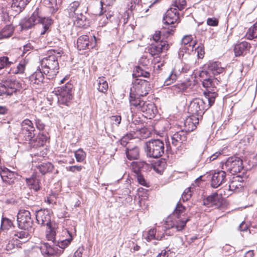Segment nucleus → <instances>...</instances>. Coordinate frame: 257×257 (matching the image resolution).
I'll return each instance as SVG.
<instances>
[{
    "instance_id": "43",
    "label": "nucleus",
    "mask_w": 257,
    "mask_h": 257,
    "mask_svg": "<svg viewBox=\"0 0 257 257\" xmlns=\"http://www.w3.org/2000/svg\"><path fill=\"white\" fill-rule=\"evenodd\" d=\"M246 36L248 40L257 38V22L248 30Z\"/></svg>"
},
{
    "instance_id": "19",
    "label": "nucleus",
    "mask_w": 257,
    "mask_h": 257,
    "mask_svg": "<svg viewBox=\"0 0 257 257\" xmlns=\"http://www.w3.org/2000/svg\"><path fill=\"white\" fill-rule=\"evenodd\" d=\"M204 68H206L210 73L213 75L222 73L224 70V67L221 66L220 62L218 61H209L204 65Z\"/></svg>"
},
{
    "instance_id": "11",
    "label": "nucleus",
    "mask_w": 257,
    "mask_h": 257,
    "mask_svg": "<svg viewBox=\"0 0 257 257\" xmlns=\"http://www.w3.org/2000/svg\"><path fill=\"white\" fill-rule=\"evenodd\" d=\"M36 218L38 224L46 226L51 233V240L53 239L54 232L51 228V216L48 209H40L36 212Z\"/></svg>"
},
{
    "instance_id": "53",
    "label": "nucleus",
    "mask_w": 257,
    "mask_h": 257,
    "mask_svg": "<svg viewBox=\"0 0 257 257\" xmlns=\"http://www.w3.org/2000/svg\"><path fill=\"white\" fill-rule=\"evenodd\" d=\"M135 138L134 134L130 133L126 134L125 136H123L120 140V144L125 146L128 142L130 140Z\"/></svg>"
},
{
    "instance_id": "55",
    "label": "nucleus",
    "mask_w": 257,
    "mask_h": 257,
    "mask_svg": "<svg viewBox=\"0 0 257 257\" xmlns=\"http://www.w3.org/2000/svg\"><path fill=\"white\" fill-rule=\"evenodd\" d=\"M191 188L186 189L183 193L181 197V199L183 202L187 201L191 197Z\"/></svg>"
},
{
    "instance_id": "24",
    "label": "nucleus",
    "mask_w": 257,
    "mask_h": 257,
    "mask_svg": "<svg viewBox=\"0 0 257 257\" xmlns=\"http://www.w3.org/2000/svg\"><path fill=\"white\" fill-rule=\"evenodd\" d=\"M250 45L246 41L241 42L235 45L234 54L236 56L245 55L249 50Z\"/></svg>"
},
{
    "instance_id": "35",
    "label": "nucleus",
    "mask_w": 257,
    "mask_h": 257,
    "mask_svg": "<svg viewBox=\"0 0 257 257\" xmlns=\"http://www.w3.org/2000/svg\"><path fill=\"white\" fill-rule=\"evenodd\" d=\"M215 84H217V79L212 78L211 76L204 78L202 81L203 86L208 89L207 92H212L211 91L214 90L212 88L215 87Z\"/></svg>"
},
{
    "instance_id": "59",
    "label": "nucleus",
    "mask_w": 257,
    "mask_h": 257,
    "mask_svg": "<svg viewBox=\"0 0 257 257\" xmlns=\"http://www.w3.org/2000/svg\"><path fill=\"white\" fill-rule=\"evenodd\" d=\"M72 240V236L70 235V237L69 238L63 240L61 241V242L59 243V246L61 248H64L70 243Z\"/></svg>"
},
{
    "instance_id": "60",
    "label": "nucleus",
    "mask_w": 257,
    "mask_h": 257,
    "mask_svg": "<svg viewBox=\"0 0 257 257\" xmlns=\"http://www.w3.org/2000/svg\"><path fill=\"white\" fill-rule=\"evenodd\" d=\"M67 170L73 173L80 172L82 169V166H72L66 168Z\"/></svg>"
},
{
    "instance_id": "18",
    "label": "nucleus",
    "mask_w": 257,
    "mask_h": 257,
    "mask_svg": "<svg viewBox=\"0 0 257 257\" xmlns=\"http://www.w3.org/2000/svg\"><path fill=\"white\" fill-rule=\"evenodd\" d=\"M179 13L177 9L171 7L166 13L164 17L163 22L167 25H174L178 23Z\"/></svg>"
},
{
    "instance_id": "28",
    "label": "nucleus",
    "mask_w": 257,
    "mask_h": 257,
    "mask_svg": "<svg viewBox=\"0 0 257 257\" xmlns=\"http://www.w3.org/2000/svg\"><path fill=\"white\" fill-rule=\"evenodd\" d=\"M57 248L52 246L48 243H44L41 244L40 246V249L43 255L46 256H53L57 253Z\"/></svg>"
},
{
    "instance_id": "5",
    "label": "nucleus",
    "mask_w": 257,
    "mask_h": 257,
    "mask_svg": "<svg viewBox=\"0 0 257 257\" xmlns=\"http://www.w3.org/2000/svg\"><path fill=\"white\" fill-rule=\"evenodd\" d=\"M151 90L150 83L144 79L137 78L132 82L130 88V102L131 99H139L146 96Z\"/></svg>"
},
{
    "instance_id": "27",
    "label": "nucleus",
    "mask_w": 257,
    "mask_h": 257,
    "mask_svg": "<svg viewBox=\"0 0 257 257\" xmlns=\"http://www.w3.org/2000/svg\"><path fill=\"white\" fill-rule=\"evenodd\" d=\"M221 197L217 193H214L211 195L208 196L203 201L204 205L208 207H217L219 206L220 202V199Z\"/></svg>"
},
{
    "instance_id": "39",
    "label": "nucleus",
    "mask_w": 257,
    "mask_h": 257,
    "mask_svg": "<svg viewBox=\"0 0 257 257\" xmlns=\"http://www.w3.org/2000/svg\"><path fill=\"white\" fill-rule=\"evenodd\" d=\"M132 168L136 174L139 172L147 169L148 165L144 161H137L132 163Z\"/></svg>"
},
{
    "instance_id": "23",
    "label": "nucleus",
    "mask_w": 257,
    "mask_h": 257,
    "mask_svg": "<svg viewBox=\"0 0 257 257\" xmlns=\"http://www.w3.org/2000/svg\"><path fill=\"white\" fill-rule=\"evenodd\" d=\"M7 88V94L12 95L19 87V83L13 78L8 77L3 81Z\"/></svg>"
},
{
    "instance_id": "51",
    "label": "nucleus",
    "mask_w": 257,
    "mask_h": 257,
    "mask_svg": "<svg viewBox=\"0 0 257 257\" xmlns=\"http://www.w3.org/2000/svg\"><path fill=\"white\" fill-rule=\"evenodd\" d=\"M189 48L188 47H183L181 46V48L180 49V50L178 52V55L180 59H181L183 56L184 53H189L190 51H193L194 48V45H189Z\"/></svg>"
},
{
    "instance_id": "22",
    "label": "nucleus",
    "mask_w": 257,
    "mask_h": 257,
    "mask_svg": "<svg viewBox=\"0 0 257 257\" xmlns=\"http://www.w3.org/2000/svg\"><path fill=\"white\" fill-rule=\"evenodd\" d=\"M17 174L6 168H3L0 170V176L3 182L11 184L14 182Z\"/></svg>"
},
{
    "instance_id": "14",
    "label": "nucleus",
    "mask_w": 257,
    "mask_h": 257,
    "mask_svg": "<svg viewBox=\"0 0 257 257\" xmlns=\"http://www.w3.org/2000/svg\"><path fill=\"white\" fill-rule=\"evenodd\" d=\"M77 44L79 50L92 49L96 45L95 37L93 36L90 40L87 35H82L77 39Z\"/></svg>"
},
{
    "instance_id": "3",
    "label": "nucleus",
    "mask_w": 257,
    "mask_h": 257,
    "mask_svg": "<svg viewBox=\"0 0 257 257\" xmlns=\"http://www.w3.org/2000/svg\"><path fill=\"white\" fill-rule=\"evenodd\" d=\"M62 54V52L61 50H52L49 52L47 56L42 59V69L47 79L54 78L58 73L59 66L58 59L61 57Z\"/></svg>"
},
{
    "instance_id": "34",
    "label": "nucleus",
    "mask_w": 257,
    "mask_h": 257,
    "mask_svg": "<svg viewBox=\"0 0 257 257\" xmlns=\"http://www.w3.org/2000/svg\"><path fill=\"white\" fill-rule=\"evenodd\" d=\"M31 0H12L11 7L17 12H20Z\"/></svg>"
},
{
    "instance_id": "8",
    "label": "nucleus",
    "mask_w": 257,
    "mask_h": 257,
    "mask_svg": "<svg viewBox=\"0 0 257 257\" xmlns=\"http://www.w3.org/2000/svg\"><path fill=\"white\" fill-rule=\"evenodd\" d=\"M222 168L223 169L234 175L240 172L242 169V161L238 157H230L222 165Z\"/></svg>"
},
{
    "instance_id": "64",
    "label": "nucleus",
    "mask_w": 257,
    "mask_h": 257,
    "mask_svg": "<svg viewBox=\"0 0 257 257\" xmlns=\"http://www.w3.org/2000/svg\"><path fill=\"white\" fill-rule=\"evenodd\" d=\"M33 49L34 46L31 43H29L27 44L23 47V54H26L27 53L29 54L30 53L29 52V51L32 50Z\"/></svg>"
},
{
    "instance_id": "6",
    "label": "nucleus",
    "mask_w": 257,
    "mask_h": 257,
    "mask_svg": "<svg viewBox=\"0 0 257 257\" xmlns=\"http://www.w3.org/2000/svg\"><path fill=\"white\" fill-rule=\"evenodd\" d=\"M145 150L148 157L158 158L164 154V144L159 139L151 140L146 143Z\"/></svg>"
},
{
    "instance_id": "36",
    "label": "nucleus",
    "mask_w": 257,
    "mask_h": 257,
    "mask_svg": "<svg viewBox=\"0 0 257 257\" xmlns=\"http://www.w3.org/2000/svg\"><path fill=\"white\" fill-rule=\"evenodd\" d=\"M139 149L138 147H135L132 148H127L125 150V154L128 160H136L139 157Z\"/></svg>"
},
{
    "instance_id": "48",
    "label": "nucleus",
    "mask_w": 257,
    "mask_h": 257,
    "mask_svg": "<svg viewBox=\"0 0 257 257\" xmlns=\"http://www.w3.org/2000/svg\"><path fill=\"white\" fill-rule=\"evenodd\" d=\"M166 128L165 127L162 121L156 124L154 126V131L156 134L160 136L164 135L165 132Z\"/></svg>"
},
{
    "instance_id": "25",
    "label": "nucleus",
    "mask_w": 257,
    "mask_h": 257,
    "mask_svg": "<svg viewBox=\"0 0 257 257\" xmlns=\"http://www.w3.org/2000/svg\"><path fill=\"white\" fill-rule=\"evenodd\" d=\"M200 119L192 115L187 118L184 122V132L187 134V132H190L194 130L196 127V125L199 123Z\"/></svg>"
},
{
    "instance_id": "15",
    "label": "nucleus",
    "mask_w": 257,
    "mask_h": 257,
    "mask_svg": "<svg viewBox=\"0 0 257 257\" xmlns=\"http://www.w3.org/2000/svg\"><path fill=\"white\" fill-rule=\"evenodd\" d=\"M184 69L181 64L176 65L169 75L164 81V85L168 86L175 82L181 73L184 72Z\"/></svg>"
},
{
    "instance_id": "40",
    "label": "nucleus",
    "mask_w": 257,
    "mask_h": 257,
    "mask_svg": "<svg viewBox=\"0 0 257 257\" xmlns=\"http://www.w3.org/2000/svg\"><path fill=\"white\" fill-rule=\"evenodd\" d=\"M38 168L39 171L43 175H44L46 173L51 172L54 169V166L49 162L43 163L39 165Z\"/></svg>"
},
{
    "instance_id": "57",
    "label": "nucleus",
    "mask_w": 257,
    "mask_h": 257,
    "mask_svg": "<svg viewBox=\"0 0 257 257\" xmlns=\"http://www.w3.org/2000/svg\"><path fill=\"white\" fill-rule=\"evenodd\" d=\"M35 123L36 127L40 131H42L44 129L45 125L44 122L39 118H36L35 119Z\"/></svg>"
},
{
    "instance_id": "52",
    "label": "nucleus",
    "mask_w": 257,
    "mask_h": 257,
    "mask_svg": "<svg viewBox=\"0 0 257 257\" xmlns=\"http://www.w3.org/2000/svg\"><path fill=\"white\" fill-rule=\"evenodd\" d=\"M12 225L13 223L11 220L7 218H2L1 222V229L3 230L8 229L12 226Z\"/></svg>"
},
{
    "instance_id": "47",
    "label": "nucleus",
    "mask_w": 257,
    "mask_h": 257,
    "mask_svg": "<svg viewBox=\"0 0 257 257\" xmlns=\"http://www.w3.org/2000/svg\"><path fill=\"white\" fill-rule=\"evenodd\" d=\"M26 62L25 61H21L16 68H13V73L22 74L25 70Z\"/></svg>"
},
{
    "instance_id": "1",
    "label": "nucleus",
    "mask_w": 257,
    "mask_h": 257,
    "mask_svg": "<svg viewBox=\"0 0 257 257\" xmlns=\"http://www.w3.org/2000/svg\"><path fill=\"white\" fill-rule=\"evenodd\" d=\"M185 208L180 203L177 204L174 212L167 217L164 223L166 233L172 235L176 231L182 230L189 218L185 217L184 213Z\"/></svg>"
},
{
    "instance_id": "29",
    "label": "nucleus",
    "mask_w": 257,
    "mask_h": 257,
    "mask_svg": "<svg viewBox=\"0 0 257 257\" xmlns=\"http://www.w3.org/2000/svg\"><path fill=\"white\" fill-rule=\"evenodd\" d=\"M48 139L46 134L40 133L36 138H33V140L30 141L29 144L33 147L43 146Z\"/></svg>"
},
{
    "instance_id": "17",
    "label": "nucleus",
    "mask_w": 257,
    "mask_h": 257,
    "mask_svg": "<svg viewBox=\"0 0 257 257\" xmlns=\"http://www.w3.org/2000/svg\"><path fill=\"white\" fill-rule=\"evenodd\" d=\"M226 181V173L224 171H215L212 174L211 186L216 188L223 184Z\"/></svg>"
},
{
    "instance_id": "12",
    "label": "nucleus",
    "mask_w": 257,
    "mask_h": 257,
    "mask_svg": "<svg viewBox=\"0 0 257 257\" xmlns=\"http://www.w3.org/2000/svg\"><path fill=\"white\" fill-rule=\"evenodd\" d=\"M72 87L73 86L71 83L67 82L64 86L58 87L55 88L53 91L47 95V99L48 100H50V99L54 100V98L59 97H64L66 95L72 94Z\"/></svg>"
},
{
    "instance_id": "4",
    "label": "nucleus",
    "mask_w": 257,
    "mask_h": 257,
    "mask_svg": "<svg viewBox=\"0 0 257 257\" xmlns=\"http://www.w3.org/2000/svg\"><path fill=\"white\" fill-rule=\"evenodd\" d=\"M37 24H39V27L41 29L40 35H43L50 30L52 20L49 18H40L36 10L31 16L23 23L22 28L23 29H28Z\"/></svg>"
},
{
    "instance_id": "26",
    "label": "nucleus",
    "mask_w": 257,
    "mask_h": 257,
    "mask_svg": "<svg viewBox=\"0 0 257 257\" xmlns=\"http://www.w3.org/2000/svg\"><path fill=\"white\" fill-rule=\"evenodd\" d=\"M84 14H85L84 12H81V13H77V15L72 17L74 25L78 27H86L89 25V20Z\"/></svg>"
},
{
    "instance_id": "44",
    "label": "nucleus",
    "mask_w": 257,
    "mask_h": 257,
    "mask_svg": "<svg viewBox=\"0 0 257 257\" xmlns=\"http://www.w3.org/2000/svg\"><path fill=\"white\" fill-rule=\"evenodd\" d=\"M72 97V94H68V95H66L64 97H59L54 98V99L57 100L58 102L60 104L68 106L71 102Z\"/></svg>"
},
{
    "instance_id": "21",
    "label": "nucleus",
    "mask_w": 257,
    "mask_h": 257,
    "mask_svg": "<svg viewBox=\"0 0 257 257\" xmlns=\"http://www.w3.org/2000/svg\"><path fill=\"white\" fill-rule=\"evenodd\" d=\"M32 230H21L15 232L13 235V240H16V244L26 242L29 240L31 236Z\"/></svg>"
},
{
    "instance_id": "13",
    "label": "nucleus",
    "mask_w": 257,
    "mask_h": 257,
    "mask_svg": "<svg viewBox=\"0 0 257 257\" xmlns=\"http://www.w3.org/2000/svg\"><path fill=\"white\" fill-rule=\"evenodd\" d=\"M68 10L70 16L74 17L77 13L84 12L86 14L88 11V7L86 0L76 1L70 4Z\"/></svg>"
},
{
    "instance_id": "16",
    "label": "nucleus",
    "mask_w": 257,
    "mask_h": 257,
    "mask_svg": "<svg viewBox=\"0 0 257 257\" xmlns=\"http://www.w3.org/2000/svg\"><path fill=\"white\" fill-rule=\"evenodd\" d=\"M169 47V45L167 41L161 40L160 42L152 43L149 47V51L152 56H156L167 50Z\"/></svg>"
},
{
    "instance_id": "32",
    "label": "nucleus",
    "mask_w": 257,
    "mask_h": 257,
    "mask_svg": "<svg viewBox=\"0 0 257 257\" xmlns=\"http://www.w3.org/2000/svg\"><path fill=\"white\" fill-rule=\"evenodd\" d=\"M43 71L42 72L40 69H38L33 74L30 76V80L31 82L39 84L42 83L44 80Z\"/></svg>"
},
{
    "instance_id": "45",
    "label": "nucleus",
    "mask_w": 257,
    "mask_h": 257,
    "mask_svg": "<svg viewBox=\"0 0 257 257\" xmlns=\"http://www.w3.org/2000/svg\"><path fill=\"white\" fill-rule=\"evenodd\" d=\"M74 156L77 162H82L86 158L85 152L81 149H79L74 152Z\"/></svg>"
},
{
    "instance_id": "49",
    "label": "nucleus",
    "mask_w": 257,
    "mask_h": 257,
    "mask_svg": "<svg viewBox=\"0 0 257 257\" xmlns=\"http://www.w3.org/2000/svg\"><path fill=\"white\" fill-rule=\"evenodd\" d=\"M192 36L191 35H186L182 39V46L183 47H188L189 48V45H195V43H191L192 41Z\"/></svg>"
},
{
    "instance_id": "50",
    "label": "nucleus",
    "mask_w": 257,
    "mask_h": 257,
    "mask_svg": "<svg viewBox=\"0 0 257 257\" xmlns=\"http://www.w3.org/2000/svg\"><path fill=\"white\" fill-rule=\"evenodd\" d=\"M12 63L9 61V58L7 56L0 57V70L9 67Z\"/></svg>"
},
{
    "instance_id": "2",
    "label": "nucleus",
    "mask_w": 257,
    "mask_h": 257,
    "mask_svg": "<svg viewBox=\"0 0 257 257\" xmlns=\"http://www.w3.org/2000/svg\"><path fill=\"white\" fill-rule=\"evenodd\" d=\"M204 98L193 99L188 106V111L191 115L202 119L205 111L212 106L217 96L216 92H204Z\"/></svg>"
},
{
    "instance_id": "58",
    "label": "nucleus",
    "mask_w": 257,
    "mask_h": 257,
    "mask_svg": "<svg viewBox=\"0 0 257 257\" xmlns=\"http://www.w3.org/2000/svg\"><path fill=\"white\" fill-rule=\"evenodd\" d=\"M239 186L241 187L240 184H239L238 180H234L229 185V189L230 190H235L239 188Z\"/></svg>"
},
{
    "instance_id": "33",
    "label": "nucleus",
    "mask_w": 257,
    "mask_h": 257,
    "mask_svg": "<svg viewBox=\"0 0 257 257\" xmlns=\"http://www.w3.org/2000/svg\"><path fill=\"white\" fill-rule=\"evenodd\" d=\"M190 84L189 82H182L178 83L171 86V89L174 93H182L185 91L190 86Z\"/></svg>"
},
{
    "instance_id": "41",
    "label": "nucleus",
    "mask_w": 257,
    "mask_h": 257,
    "mask_svg": "<svg viewBox=\"0 0 257 257\" xmlns=\"http://www.w3.org/2000/svg\"><path fill=\"white\" fill-rule=\"evenodd\" d=\"M135 138H137L140 139H146L150 137L151 133L150 131L145 127L141 128L134 133Z\"/></svg>"
},
{
    "instance_id": "62",
    "label": "nucleus",
    "mask_w": 257,
    "mask_h": 257,
    "mask_svg": "<svg viewBox=\"0 0 257 257\" xmlns=\"http://www.w3.org/2000/svg\"><path fill=\"white\" fill-rule=\"evenodd\" d=\"M207 24L210 26H217L218 24V21L215 18H208Z\"/></svg>"
},
{
    "instance_id": "63",
    "label": "nucleus",
    "mask_w": 257,
    "mask_h": 257,
    "mask_svg": "<svg viewBox=\"0 0 257 257\" xmlns=\"http://www.w3.org/2000/svg\"><path fill=\"white\" fill-rule=\"evenodd\" d=\"M204 70H202L200 72L199 76L203 79V80L205 78H209L210 76V73L209 71H208L206 68H204Z\"/></svg>"
},
{
    "instance_id": "56",
    "label": "nucleus",
    "mask_w": 257,
    "mask_h": 257,
    "mask_svg": "<svg viewBox=\"0 0 257 257\" xmlns=\"http://www.w3.org/2000/svg\"><path fill=\"white\" fill-rule=\"evenodd\" d=\"M44 3L46 7L52 9L54 11L57 6L56 0H44Z\"/></svg>"
},
{
    "instance_id": "9",
    "label": "nucleus",
    "mask_w": 257,
    "mask_h": 257,
    "mask_svg": "<svg viewBox=\"0 0 257 257\" xmlns=\"http://www.w3.org/2000/svg\"><path fill=\"white\" fill-rule=\"evenodd\" d=\"M130 103L131 105L135 106L137 109L145 113L150 117L154 116L155 114L156 109L154 104L152 103L144 101L139 99H131Z\"/></svg>"
},
{
    "instance_id": "42",
    "label": "nucleus",
    "mask_w": 257,
    "mask_h": 257,
    "mask_svg": "<svg viewBox=\"0 0 257 257\" xmlns=\"http://www.w3.org/2000/svg\"><path fill=\"white\" fill-rule=\"evenodd\" d=\"M13 31L14 29L11 25L6 26L0 32V39L10 37L12 36Z\"/></svg>"
},
{
    "instance_id": "20",
    "label": "nucleus",
    "mask_w": 257,
    "mask_h": 257,
    "mask_svg": "<svg viewBox=\"0 0 257 257\" xmlns=\"http://www.w3.org/2000/svg\"><path fill=\"white\" fill-rule=\"evenodd\" d=\"M187 134L184 130L176 132L171 136L172 145L175 147H179L187 140Z\"/></svg>"
},
{
    "instance_id": "46",
    "label": "nucleus",
    "mask_w": 257,
    "mask_h": 257,
    "mask_svg": "<svg viewBox=\"0 0 257 257\" xmlns=\"http://www.w3.org/2000/svg\"><path fill=\"white\" fill-rule=\"evenodd\" d=\"M186 6V0H173L172 6L174 7V8H177V10H183Z\"/></svg>"
},
{
    "instance_id": "54",
    "label": "nucleus",
    "mask_w": 257,
    "mask_h": 257,
    "mask_svg": "<svg viewBox=\"0 0 257 257\" xmlns=\"http://www.w3.org/2000/svg\"><path fill=\"white\" fill-rule=\"evenodd\" d=\"M139 65L138 66H141L142 67H144L145 68H149V66L150 65L151 62L150 60L146 57H142L139 60Z\"/></svg>"
},
{
    "instance_id": "37",
    "label": "nucleus",
    "mask_w": 257,
    "mask_h": 257,
    "mask_svg": "<svg viewBox=\"0 0 257 257\" xmlns=\"http://www.w3.org/2000/svg\"><path fill=\"white\" fill-rule=\"evenodd\" d=\"M148 70L149 68H145L144 67H142L141 66H137L136 67L134 71L133 75L137 77L142 76L148 78L150 76V73Z\"/></svg>"
},
{
    "instance_id": "38",
    "label": "nucleus",
    "mask_w": 257,
    "mask_h": 257,
    "mask_svg": "<svg viewBox=\"0 0 257 257\" xmlns=\"http://www.w3.org/2000/svg\"><path fill=\"white\" fill-rule=\"evenodd\" d=\"M97 89L101 92L105 93L108 88V83L104 77H99L96 80Z\"/></svg>"
},
{
    "instance_id": "10",
    "label": "nucleus",
    "mask_w": 257,
    "mask_h": 257,
    "mask_svg": "<svg viewBox=\"0 0 257 257\" xmlns=\"http://www.w3.org/2000/svg\"><path fill=\"white\" fill-rule=\"evenodd\" d=\"M18 227L25 230H32L33 220L29 211L25 209L19 210L17 215Z\"/></svg>"
},
{
    "instance_id": "61",
    "label": "nucleus",
    "mask_w": 257,
    "mask_h": 257,
    "mask_svg": "<svg viewBox=\"0 0 257 257\" xmlns=\"http://www.w3.org/2000/svg\"><path fill=\"white\" fill-rule=\"evenodd\" d=\"M251 227H253V226L249 227L247 225V224L244 222H242L241 223H240V224L239 226V230L241 231H245L247 229H248L249 233H251Z\"/></svg>"
},
{
    "instance_id": "7",
    "label": "nucleus",
    "mask_w": 257,
    "mask_h": 257,
    "mask_svg": "<svg viewBox=\"0 0 257 257\" xmlns=\"http://www.w3.org/2000/svg\"><path fill=\"white\" fill-rule=\"evenodd\" d=\"M21 126L19 137L27 141L33 140L36 135V130L32 121L29 119H25L21 122Z\"/></svg>"
},
{
    "instance_id": "31",
    "label": "nucleus",
    "mask_w": 257,
    "mask_h": 257,
    "mask_svg": "<svg viewBox=\"0 0 257 257\" xmlns=\"http://www.w3.org/2000/svg\"><path fill=\"white\" fill-rule=\"evenodd\" d=\"M27 184L30 188L35 191H38L40 188V177L36 175H33L30 178L26 179Z\"/></svg>"
},
{
    "instance_id": "30",
    "label": "nucleus",
    "mask_w": 257,
    "mask_h": 257,
    "mask_svg": "<svg viewBox=\"0 0 257 257\" xmlns=\"http://www.w3.org/2000/svg\"><path fill=\"white\" fill-rule=\"evenodd\" d=\"M164 232L161 235H160L159 233H158L157 235L156 236V229L154 228H152L149 230V231L147 233L146 236H145V235H144V236L145 238V239L149 242L152 239H157V240H160L162 239L163 237H165V234L166 235V229L164 228V226L163 227ZM167 235L169 236L168 234H167Z\"/></svg>"
}]
</instances>
